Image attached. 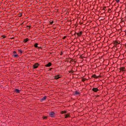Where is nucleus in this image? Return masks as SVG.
Here are the masks:
<instances>
[{
  "label": "nucleus",
  "instance_id": "obj_1",
  "mask_svg": "<svg viewBox=\"0 0 126 126\" xmlns=\"http://www.w3.org/2000/svg\"><path fill=\"white\" fill-rule=\"evenodd\" d=\"M40 65L39 63H35L33 65L32 67L33 68H38V67Z\"/></svg>",
  "mask_w": 126,
  "mask_h": 126
},
{
  "label": "nucleus",
  "instance_id": "obj_2",
  "mask_svg": "<svg viewBox=\"0 0 126 126\" xmlns=\"http://www.w3.org/2000/svg\"><path fill=\"white\" fill-rule=\"evenodd\" d=\"M49 116L51 117V118H55V112H51L49 113Z\"/></svg>",
  "mask_w": 126,
  "mask_h": 126
},
{
  "label": "nucleus",
  "instance_id": "obj_3",
  "mask_svg": "<svg viewBox=\"0 0 126 126\" xmlns=\"http://www.w3.org/2000/svg\"><path fill=\"white\" fill-rule=\"evenodd\" d=\"M61 77H62V75H57L54 76V79H59V78H61Z\"/></svg>",
  "mask_w": 126,
  "mask_h": 126
},
{
  "label": "nucleus",
  "instance_id": "obj_4",
  "mask_svg": "<svg viewBox=\"0 0 126 126\" xmlns=\"http://www.w3.org/2000/svg\"><path fill=\"white\" fill-rule=\"evenodd\" d=\"M98 91L99 89H98L97 88H94L93 89V91H94V92H98Z\"/></svg>",
  "mask_w": 126,
  "mask_h": 126
},
{
  "label": "nucleus",
  "instance_id": "obj_5",
  "mask_svg": "<svg viewBox=\"0 0 126 126\" xmlns=\"http://www.w3.org/2000/svg\"><path fill=\"white\" fill-rule=\"evenodd\" d=\"M51 65H52V63L51 62H49L48 64L45 65V66L46 67H50V66H51Z\"/></svg>",
  "mask_w": 126,
  "mask_h": 126
},
{
  "label": "nucleus",
  "instance_id": "obj_6",
  "mask_svg": "<svg viewBox=\"0 0 126 126\" xmlns=\"http://www.w3.org/2000/svg\"><path fill=\"white\" fill-rule=\"evenodd\" d=\"M20 90H18V89H15L14 90V92H15L17 94H19V93H20Z\"/></svg>",
  "mask_w": 126,
  "mask_h": 126
},
{
  "label": "nucleus",
  "instance_id": "obj_7",
  "mask_svg": "<svg viewBox=\"0 0 126 126\" xmlns=\"http://www.w3.org/2000/svg\"><path fill=\"white\" fill-rule=\"evenodd\" d=\"M13 57L15 58V59H18V58H19V55H18V54H15L13 55Z\"/></svg>",
  "mask_w": 126,
  "mask_h": 126
},
{
  "label": "nucleus",
  "instance_id": "obj_8",
  "mask_svg": "<svg viewBox=\"0 0 126 126\" xmlns=\"http://www.w3.org/2000/svg\"><path fill=\"white\" fill-rule=\"evenodd\" d=\"M47 99V96H44L42 98L40 99V102H43L45 101V99Z\"/></svg>",
  "mask_w": 126,
  "mask_h": 126
},
{
  "label": "nucleus",
  "instance_id": "obj_9",
  "mask_svg": "<svg viewBox=\"0 0 126 126\" xmlns=\"http://www.w3.org/2000/svg\"><path fill=\"white\" fill-rule=\"evenodd\" d=\"M34 48H38V49H41V47H38V43H35L34 45Z\"/></svg>",
  "mask_w": 126,
  "mask_h": 126
},
{
  "label": "nucleus",
  "instance_id": "obj_10",
  "mask_svg": "<svg viewBox=\"0 0 126 126\" xmlns=\"http://www.w3.org/2000/svg\"><path fill=\"white\" fill-rule=\"evenodd\" d=\"M120 71H126V68L122 67L120 68Z\"/></svg>",
  "mask_w": 126,
  "mask_h": 126
},
{
  "label": "nucleus",
  "instance_id": "obj_11",
  "mask_svg": "<svg viewBox=\"0 0 126 126\" xmlns=\"http://www.w3.org/2000/svg\"><path fill=\"white\" fill-rule=\"evenodd\" d=\"M29 40V39L28 38H26L24 39V43H27V42H28V41Z\"/></svg>",
  "mask_w": 126,
  "mask_h": 126
},
{
  "label": "nucleus",
  "instance_id": "obj_12",
  "mask_svg": "<svg viewBox=\"0 0 126 126\" xmlns=\"http://www.w3.org/2000/svg\"><path fill=\"white\" fill-rule=\"evenodd\" d=\"M121 43V42L120 41H116L115 42H114V44L115 45H119Z\"/></svg>",
  "mask_w": 126,
  "mask_h": 126
},
{
  "label": "nucleus",
  "instance_id": "obj_13",
  "mask_svg": "<svg viewBox=\"0 0 126 126\" xmlns=\"http://www.w3.org/2000/svg\"><path fill=\"white\" fill-rule=\"evenodd\" d=\"M80 94V92L77 91H76L75 92V95H79Z\"/></svg>",
  "mask_w": 126,
  "mask_h": 126
},
{
  "label": "nucleus",
  "instance_id": "obj_14",
  "mask_svg": "<svg viewBox=\"0 0 126 126\" xmlns=\"http://www.w3.org/2000/svg\"><path fill=\"white\" fill-rule=\"evenodd\" d=\"M76 34L77 36H80L81 35H82V32H77Z\"/></svg>",
  "mask_w": 126,
  "mask_h": 126
},
{
  "label": "nucleus",
  "instance_id": "obj_15",
  "mask_svg": "<svg viewBox=\"0 0 126 126\" xmlns=\"http://www.w3.org/2000/svg\"><path fill=\"white\" fill-rule=\"evenodd\" d=\"M18 51L19 53H20L21 54H22V53H23L22 52V50H21V49H18Z\"/></svg>",
  "mask_w": 126,
  "mask_h": 126
},
{
  "label": "nucleus",
  "instance_id": "obj_16",
  "mask_svg": "<svg viewBox=\"0 0 126 126\" xmlns=\"http://www.w3.org/2000/svg\"><path fill=\"white\" fill-rule=\"evenodd\" d=\"M47 119H48L47 116H43V120H47Z\"/></svg>",
  "mask_w": 126,
  "mask_h": 126
},
{
  "label": "nucleus",
  "instance_id": "obj_17",
  "mask_svg": "<svg viewBox=\"0 0 126 126\" xmlns=\"http://www.w3.org/2000/svg\"><path fill=\"white\" fill-rule=\"evenodd\" d=\"M69 117V114H66L65 116V119H66V118H68Z\"/></svg>",
  "mask_w": 126,
  "mask_h": 126
},
{
  "label": "nucleus",
  "instance_id": "obj_18",
  "mask_svg": "<svg viewBox=\"0 0 126 126\" xmlns=\"http://www.w3.org/2000/svg\"><path fill=\"white\" fill-rule=\"evenodd\" d=\"M61 114H66V111H63L61 112Z\"/></svg>",
  "mask_w": 126,
  "mask_h": 126
},
{
  "label": "nucleus",
  "instance_id": "obj_19",
  "mask_svg": "<svg viewBox=\"0 0 126 126\" xmlns=\"http://www.w3.org/2000/svg\"><path fill=\"white\" fill-rule=\"evenodd\" d=\"M6 37V36L3 35L1 36V39H4V38H5Z\"/></svg>",
  "mask_w": 126,
  "mask_h": 126
},
{
  "label": "nucleus",
  "instance_id": "obj_20",
  "mask_svg": "<svg viewBox=\"0 0 126 126\" xmlns=\"http://www.w3.org/2000/svg\"><path fill=\"white\" fill-rule=\"evenodd\" d=\"M93 77H94V78H98V77H97L96 75H93Z\"/></svg>",
  "mask_w": 126,
  "mask_h": 126
},
{
  "label": "nucleus",
  "instance_id": "obj_21",
  "mask_svg": "<svg viewBox=\"0 0 126 126\" xmlns=\"http://www.w3.org/2000/svg\"><path fill=\"white\" fill-rule=\"evenodd\" d=\"M17 54V52H16V51L13 52V55H16Z\"/></svg>",
  "mask_w": 126,
  "mask_h": 126
},
{
  "label": "nucleus",
  "instance_id": "obj_22",
  "mask_svg": "<svg viewBox=\"0 0 126 126\" xmlns=\"http://www.w3.org/2000/svg\"><path fill=\"white\" fill-rule=\"evenodd\" d=\"M27 27H28V29H30V28H31V26H27Z\"/></svg>",
  "mask_w": 126,
  "mask_h": 126
},
{
  "label": "nucleus",
  "instance_id": "obj_23",
  "mask_svg": "<svg viewBox=\"0 0 126 126\" xmlns=\"http://www.w3.org/2000/svg\"><path fill=\"white\" fill-rule=\"evenodd\" d=\"M50 24L52 25V24H53V23H54V21H50Z\"/></svg>",
  "mask_w": 126,
  "mask_h": 126
},
{
  "label": "nucleus",
  "instance_id": "obj_24",
  "mask_svg": "<svg viewBox=\"0 0 126 126\" xmlns=\"http://www.w3.org/2000/svg\"><path fill=\"white\" fill-rule=\"evenodd\" d=\"M65 38H66V36H63V39H65Z\"/></svg>",
  "mask_w": 126,
  "mask_h": 126
},
{
  "label": "nucleus",
  "instance_id": "obj_25",
  "mask_svg": "<svg viewBox=\"0 0 126 126\" xmlns=\"http://www.w3.org/2000/svg\"><path fill=\"white\" fill-rule=\"evenodd\" d=\"M19 17H21V16H22V14H20L19 15Z\"/></svg>",
  "mask_w": 126,
  "mask_h": 126
},
{
  "label": "nucleus",
  "instance_id": "obj_26",
  "mask_svg": "<svg viewBox=\"0 0 126 126\" xmlns=\"http://www.w3.org/2000/svg\"><path fill=\"white\" fill-rule=\"evenodd\" d=\"M116 1H117V2L119 3V2H120V0H117Z\"/></svg>",
  "mask_w": 126,
  "mask_h": 126
},
{
  "label": "nucleus",
  "instance_id": "obj_27",
  "mask_svg": "<svg viewBox=\"0 0 126 126\" xmlns=\"http://www.w3.org/2000/svg\"><path fill=\"white\" fill-rule=\"evenodd\" d=\"M52 69H53V68H51L49 69V70L51 71V70H52Z\"/></svg>",
  "mask_w": 126,
  "mask_h": 126
},
{
  "label": "nucleus",
  "instance_id": "obj_28",
  "mask_svg": "<svg viewBox=\"0 0 126 126\" xmlns=\"http://www.w3.org/2000/svg\"><path fill=\"white\" fill-rule=\"evenodd\" d=\"M106 9V7H104V8H103V9Z\"/></svg>",
  "mask_w": 126,
  "mask_h": 126
}]
</instances>
